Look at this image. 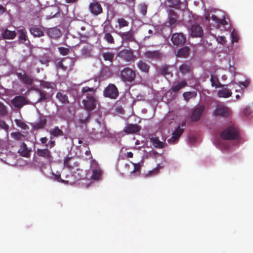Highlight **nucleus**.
I'll return each instance as SVG.
<instances>
[{
  "mask_svg": "<svg viewBox=\"0 0 253 253\" xmlns=\"http://www.w3.org/2000/svg\"><path fill=\"white\" fill-rule=\"evenodd\" d=\"M187 85V82L185 81H182L180 82L174 83L170 89L174 92H177Z\"/></svg>",
  "mask_w": 253,
  "mask_h": 253,
  "instance_id": "obj_24",
  "label": "nucleus"
},
{
  "mask_svg": "<svg viewBox=\"0 0 253 253\" xmlns=\"http://www.w3.org/2000/svg\"><path fill=\"white\" fill-rule=\"evenodd\" d=\"M0 127L6 130H8L9 128L8 126L6 124L5 121L1 119H0Z\"/></svg>",
  "mask_w": 253,
  "mask_h": 253,
  "instance_id": "obj_53",
  "label": "nucleus"
},
{
  "mask_svg": "<svg viewBox=\"0 0 253 253\" xmlns=\"http://www.w3.org/2000/svg\"><path fill=\"white\" fill-rule=\"evenodd\" d=\"M46 122L47 120L45 118H41L38 122L33 124V128L37 130L43 128L46 125Z\"/></svg>",
  "mask_w": 253,
  "mask_h": 253,
  "instance_id": "obj_30",
  "label": "nucleus"
},
{
  "mask_svg": "<svg viewBox=\"0 0 253 253\" xmlns=\"http://www.w3.org/2000/svg\"><path fill=\"white\" fill-rule=\"evenodd\" d=\"M210 81L212 86H214L215 88H217L221 86V84H220L218 78L216 76L211 75Z\"/></svg>",
  "mask_w": 253,
  "mask_h": 253,
  "instance_id": "obj_38",
  "label": "nucleus"
},
{
  "mask_svg": "<svg viewBox=\"0 0 253 253\" xmlns=\"http://www.w3.org/2000/svg\"><path fill=\"white\" fill-rule=\"evenodd\" d=\"M72 158L70 157H66L64 160V165L65 168H67L69 169H72L75 166V163L72 165L71 161Z\"/></svg>",
  "mask_w": 253,
  "mask_h": 253,
  "instance_id": "obj_40",
  "label": "nucleus"
},
{
  "mask_svg": "<svg viewBox=\"0 0 253 253\" xmlns=\"http://www.w3.org/2000/svg\"><path fill=\"white\" fill-rule=\"evenodd\" d=\"M134 52V50L132 49H124L120 51L117 55L125 61L131 63L134 62L136 59Z\"/></svg>",
  "mask_w": 253,
  "mask_h": 253,
  "instance_id": "obj_4",
  "label": "nucleus"
},
{
  "mask_svg": "<svg viewBox=\"0 0 253 253\" xmlns=\"http://www.w3.org/2000/svg\"><path fill=\"white\" fill-rule=\"evenodd\" d=\"M179 70L182 74L189 73L191 71V66L190 64L183 63L179 66Z\"/></svg>",
  "mask_w": 253,
  "mask_h": 253,
  "instance_id": "obj_35",
  "label": "nucleus"
},
{
  "mask_svg": "<svg viewBox=\"0 0 253 253\" xmlns=\"http://www.w3.org/2000/svg\"><path fill=\"white\" fill-rule=\"evenodd\" d=\"M96 89L94 87L87 86L82 88V95L85 96V98L83 100V104L87 111H91L96 108L97 102L95 95Z\"/></svg>",
  "mask_w": 253,
  "mask_h": 253,
  "instance_id": "obj_1",
  "label": "nucleus"
},
{
  "mask_svg": "<svg viewBox=\"0 0 253 253\" xmlns=\"http://www.w3.org/2000/svg\"><path fill=\"white\" fill-rule=\"evenodd\" d=\"M120 29L127 27L128 26L129 22L125 20L124 18H119L117 20Z\"/></svg>",
  "mask_w": 253,
  "mask_h": 253,
  "instance_id": "obj_42",
  "label": "nucleus"
},
{
  "mask_svg": "<svg viewBox=\"0 0 253 253\" xmlns=\"http://www.w3.org/2000/svg\"><path fill=\"white\" fill-rule=\"evenodd\" d=\"M144 56L147 58L154 60H159L161 58V54L158 50L147 51L144 53Z\"/></svg>",
  "mask_w": 253,
  "mask_h": 253,
  "instance_id": "obj_19",
  "label": "nucleus"
},
{
  "mask_svg": "<svg viewBox=\"0 0 253 253\" xmlns=\"http://www.w3.org/2000/svg\"><path fill=\"white\" fill-rule=\"evenodd\" d=\"M104 39L109 44H114L115 43V40L110 33H105Z\"/></svg>",
  "mask_w": 253,
  "mask_h": 253,
  "instance_id": "obj_41",
  "label": "nucleus"
},
{
  "mask_svg": "<svg viewBox=\"0 0 253 253\" xmlns=\"http://www.w3.org/2000/svg\"><path fill=\"white\" fill-rule=\"evenodd\" d=\"M40 141L42 144H46L48 141L46 137H42L40 138Z\"/></svg>",
  "mask_w": 253,
  "mask_h": 253,
  "instance_id": "obj_61",
  "label": "nucleus"
},
{
  "mask_svg": "<svg viewBox=\"0 0 253 253\" xmlns=\"http://www.w3.org/2000/svg\"><path fill=\"white\" fill-rule=\"evenodd\" d=\"M6 11V9L2 5H0V15L4 13Z\"/></svg>",
  "mask_w": 253,
  "mask_h": 253,
  "instance_id": "obj_62",
  "label": "nucleus"
},
{
  "mask_svg": "<svg viewBox=\"0 0 253 253\" xmlns=\"http://www.w3.org/2000/svg\"><path fill=\"white\" fill-rule=\"evenodd\" d=\"M15 121L16 124V125L22 129H26L28 127V126L26 124V123L22 120H15Z\"/></svg>",
  "mask_w": 253,
  "mask_h": 253,
  "instance_id": "obj_48",
  "label": "nucleus"
},
{
  "mask_svg": "<svg viewBox=\"0 0 253 253\" xmlns=\"http://www.w3.org/2000/svg\"><path fill=\"white\" fill-rule=\"evenodd\" d=\"M147 4L145 3H140L138 5V10L143 16H145L147 12Z\"/></svg>",
  "mask_w": 253,
  "mask_h": 253,
  "instance_id": "obj_34",
  "label": "nucleus"
},
{
  "mask_svg": "<svg viewBox=\"0 0 253 253\" xmlns=\"http://www.w3.org/2000/svg\"><path fill=\"white\" fill-rule=\"evenodd\" d=\"M159 171V168L158 167H157V168H156L155 169H154L153 170H152L151 171H149V173L150 174H156L158 173Z\"/></svg>",
  "mask_w": 253,
  "mask_h": 253,
  "instance_id": "obj_59",
  "label": "nucleus"
},
{
  "mask_svg": "<svg viewBox=\"0 0 253 253\" xmlns=\"http://www.w3.org/2000/svg\"><path fill=\"white\" fill-rule=\"evenodd\" d=\"M58 51L60 52V54L63 56L67 55L70 52L69 48L67 47H59L58 48Z\"/></svg>",
  "mask_w": 253,
  "mask_h": 253,
  "instance_id": "obj_47",
  "label": "nucleus"
},
{
  "mask_svg": "<svg viewBox=\"0 0 253 253\" xmlns=\"http://www.w3.org/2000/svg\"><path fill=\"white\" fill-rule=\"evenodd\" d=\"M93 45L89 43H85L81 49V54L84 57H89L92 49Z\"/></svg>",
  "mask_w": 253,
  "mask_h": 253,
  "instance_id": "obj_21",
  "label": "nucleus"
},
{
  "mask_svg": "<svg viewBox=\"0 0 253 253\" xmlns=\"http://www.w3.org/2000/svg\"><path fill=\"white\" fill-rule=\"evenodd\" d=\"M118 35L124 42H130L135 41L134 33L133 31L129 30L125 32H120Z\"/></svg>",
  "mask_w": 253,
  "mask_h": 253,
  "instance_id": "obj_10",
  "label": "nucleus"
},
{
  "mask_svg": "<svg viewBox=\"0 0 253 253\" xmlns=\"http://www.w3.org/2000/svg\"><path fill=\"white\" fill-rule=\"evenodd\" d=\"M30 32L35 38H40L44 36V32L41 28L33 26L29 29Z\"/></svg>",
  "mask_w": 253,
  "mask_h": 253,
  "instance_id": "obj_20",
  "label": "nucleus"
},
{
  "mask_svg": "<svg viewBox=\"0 0 253 253\" xmlns=\"http://www.w3.org/2000/svg\"><path fill=\"white\" fill-rule=\"evenodd\" d=\"M183 132V129L179 126L172 133V139L173 141L177 140Z\"/></svg>",
  "mask_w": 253,
  "mask_h": 253,
  "instance_id": "obj_37",
  "label": "nucleus"
},
{
  "mask_svg": "<svg viewBox=\"0 0 253 253\" xmlns=\"http://www.w3.org/2000/svg\"><path fill=\"white\" fill-rule=\"evenodd\" d=\"M211 19L213 21H216L217 23H219V24H222L223 25H224V24L223 23V20H221V19H219L217 16L215 15H212L211 16Z\"/></svg>",
  "mask_w": 253,
  "mask_h": 253,
  "instance_id": "obj_55",
  "label": "nucleus"
},
{
  "mask_svg": "<svg viewBox=\"0 0 253 253\" xmlns=\"http://www.w3.org/2000/svg\"><path fill=\"white\" fill-rule=\"evenodd\" d=\"M49 144L50 148H51L55 145V141L52 140L49 142Z\"/></svg>",
  "mask_w": 253,
  "mask_h": 253,
  "instance_id": "obj_63",
  "label": "nucleus"
},
{
  "mask_svg": "<svg viewBox=\"0 0 253 253\" xmlns=\"http://www.w3.org/2000/svg\"><path fill=\"white\" fill-rule=\"evenodd\" d=\"M11 136L12 138L17 140H20L24 137V135L19 131L12 132Z\"/></svg>",
  "mask_w": 253,
  "mask_h": 253,
  "instance_id": "obj_45",
  "label": "nucleus"
},
{
  "mask_svg": "<svg viewBox=\"0 0 253 253\" xmlns=\"http://www.w3.org/2000/svg\"><path fill=\"white\" fill-rule=\"evenodd\" d=\"M132 164L134 166V169L131 172V173H136V172H139L141 168V164L140 163H133Z\"/></svg>",
  "mask_w": 253,
  "mask_h": 253,
  "instance_id": "obj_51",
  "label": "nucleus"
},
{
  "mask_svg": "<svg viewBox=\"0 0 253 253\" xmlns=\"http://www.w3.org/2000/svg\"><path fill=\"white\" fill-rule=\"evenodd\" d=\"M57 66H58V68H62V69H63L65 71L67 69V67H65V66H64L63 65L62 61H59V62H58Z\"/></svg>",
  "mask_w": 253,
  "mask_h": 253,
  "instance_id": "obj_58",
  "label": "nucleus"
},
{
  "mask_svg": "<svg viewBox=\"0 0 253 253\" xmlns=\"http://www.w3.org/2000/svg\"><path fill=\"white\" fill-rule=\"evenodd\" d=\"M40 85L44 88L53 89L55 84L53 83L48 82L43 80L40 81Z\"/></svg>",
  "mask_w": 253,
  "mask_h": 253,
  "instance_id": "obj_39",
  "label": "nucleus"
},
{
  "mask_svg": "<svg viewBox=\"0 0 253 253\" xmlns=\"http://www.w3.org/2000/svg\"><path fill=\"white\" fill-rule=\"evenodd\" d=\"M102 56L105 61L112 62L115 56V54L112 52H105L102 53Z\"/></svg>",
  "mask_w": 253,
  "mask_h": 253,
  "instance_id": "obj_36",
  "label": "nucleus"
},
{
  "mask_svg": "<svg viewBox=\"0 0 253 253\" xmlns=\"http://www.w3.org/2000/svg\"><path fill=\"white\" fill-rule=\"evenodd\" d=\"M47 35L51 39H57L62 35L61 31L56 27L47 28Z\"/></svg>",
  "mask_w": 253,
  "mask_h": 253,
  "instance_id": "obj_14",
  "label": "nucleus"
},
{
  "mask_svg": "<svg viewBox=\"0 0 253 253\" xmlns=\"http://www.w3.org/2000/svg\"><path fill=\"white\" fill-rule=\"evenodd\" d=\"M178 16L173 10H170L169 13V23L171 26L175 25L178 22Z\"/></svg>",
  "mask_w": 253,
  "mask_h": 253,
  "instance_id": "obj_23",
  "label": "nucleus"
},
{
  "mask_svg": "<svg viewBox=\"0 0 253 253\" xmlns=\"http://www.w3.org/2000/svg\"><path fill=\"white\" fill-rule=\"evenodd\" d=\"M218 42L221 43L222 42H226L225 41V37L224 36H219L217 39Z\"/></svg>",
  "mask_w": 253,
  "mask_h": 253,
  "instance_id": "obj_60",
  "label": "nucleus"
},
{
  "mask_svg": "<svg viewBox=\"0 0 253 253\" xmlns=\"http://www.w3.org/2000/svg\"><path fill=\"white\" fill-rule=\"evenodd\" d=\"M231 37L232 39V42H238V37L237 34L232 33L231 34Z\"/></svg>",
  "mask_w": 253,
  "mask_h": 253,
  "instance_id": "obj_57",
  "label": "nucleus"
},
{
  "mask_svg": "<svg viewBox=\"0 0 253 253\" xmlns=\"http://www.w3.org/2000/svg\"><path fill=\"white\" fill-rule=\"evenodd\" d=\"M19 33V39L23 41H26L27 40V33L24 29H20L18 31Z\"/></svg>",
  "mask_w": 253,
  "mask_h": 253,
  "instance_id": "obj_44",
  "label": "nucleus"
},
{
  "mask_svg": "<svg viewBox=\"0 0 253 253\" xmlns=\"http://www.w3.org/2000/svg\"><path fill=\"white\" fill-rule=\"evenodd\" d=\"M214 115L224 117H226L229 115L228 109L224 106L218 105L214 111Z\"/></svg>",
  "mask_w": 253,
  "mask_h": 253,
  "instance_id": "obj_17",
  "label": "nucleus"
},
{
  "mask_svg": "<svg viewBox=\"0 0 253 253\" xmlns=\"http://www.w3.org/2000/svg\"><path fill=\"white\" fill-rule=\"evenodd\" d=\"M2 36L4 39L13 40L16 36V33L14 31H10L6 29L2 33Z\"/></svg>",
  "mask_w": 253,
  "mask_h": 253,
  "instance_id": "obj_27",
  "label": "nucleus"
},
{
  "mask_svg": "<svg viewBox=\"0 0 253 253\" xmlns=\"http://www.w3.org/2000/svg\"><path fill=\"white\" fill-rule=\"evenodd\" d=\"M18 153L20 155L25 157H29L30 155V151L28 150L26 143L24 142L22 143L18 150Z\"/></svg>",
  "mask_w": 253,
  "mask_h": 253,
  "instance_id": "obj_28",
  "label": "nucleus"
},
{
  "mask_svg": "<svg viewBox=\"0 0 253 253\" xmlns=\"http://www.w3.org/2000/svg\"><path fill=\"white\" fill-rule=\"evenodd\" d=\"M136 77V71L129 67H126L120 71L121 79L125 83L134 82Z\"/></svg>",
  "mask_w": 253,
  "mask_h": 253,
  "instance_id": "obj_2",
  "label": "nucleus"
},
{
  "mask_svg": "<svg viewBox=\"0 0 253 253\" xmlns=\"http://www.w3.org/2000/svg\"><path fill=\"white\" fill-rule=\"evenodd\" d=\"M11 102L15 107L19 109L24 105L30 104V101L23 95L15 96L11 100Z\"/></svg>",
  "mask_w": 253,
  "mask_h": 253,
  "instance_id": "obj_8",
  "label": "nucleus"
},
{
  "mask_svg": "<svg viewBox=\"0 0 253 253\" xmlns=\"http://www.w3.org/2000/svg\"><path fill=\"white\" fill-rule=\"evenodd\" d=\"M160 74L167 77V76H170L171 77L172 76V74L169 71V68L167 66H164L160 70Z\"/></svg>",
  "mask_w": 253,
  "mask_h": 253,
  "instance_id": "obj_43",
  "label": "nucleus"
},
{
  "mask_svg": "<svg viewBox=\"0 0 253 253\" xmlns=\"http://www.w3.org/2000/svg\"><path fill=\"white\" fill-rule=\"evenodd\" d=\"M49 133L53 137L63 136L64 135L63 131L58 126H55L53 128L51 129Z\"/></svg>",
  "mask_w": 253,
  "mask_h": 253,
  "instance_id": "obj_31",
  "label": "nucleus"
},
{
  "mask_svg": "<svg viewBox=\"0 0 253 253\" xmlns=\"http://www.w3.org/2000/svg\"><path fill=\"white\" fill-rule=\"evenodd\" d=\"M86 27L85 26H82L81 28V32L80 33L81 38L82 39H86L89 37V33L88 32H84L85 30Z\"/></svg>",
  "mask_w": 253,
  "mask_h": 253,
  "instance_id": "obj_46",
  "label": "nucleus"
},
{
  "mask_svg": "<svg viewBox=\"0 0 253 253\" xmlns=\"http://www.w3.org/2000/svg\"><path fill=\"white\" fill-rule=\"evenodd\" d=\"M17 76L18 79L25 84L31 85L33 83L32 78L25 73H17Z\"/></svg>",
  "mask_w": 253,
  "mask_h": 253,
  "instance_id": "obj_16",
  "label": "nucleus"
},
{
  "mask_svg": "<svg viewBox=\"0 0 253 253\" xmlns=\"http://www.w3.org/2000/svg\"><path fill=\"white\" fill-rule=\"evenodd\" d=\"M102 170L101 168L94 169H92L91 178L92 179L98 180L101 179Z\"/></svg>",
  "mask_w": 253,
  "mask_h": 253,
  "instance_id": "obj_29",
  "label": "nucleus"
},
{
  "mask_svg": "<svg viewBox=\"0 0 253 253\" xmlns=\"http://www.w3.org/2000/svg\"><path fill=\"white\" fill-rule=\"evenodd\" d=\"M150 142L155 147L157 148H163L166 145V143L161 141L158 137H152L150 138Z\"/></svg>",
  "mask_w": 253,
  "mask_h": 253,
  "instance_id": "obj_26",
  "label": "nucleus"
},
{
  "mask_svg": "<svg viewBox=\"0 0 253 253\" xmlns=\"http://www.w3.org/2000/svg\"><path fill=\"white\" fill-rule=\"evenodd\" d=\"M232 91L230 89L223 87L218 91L217 95L219 97L227 98L231 96Z\"/></svg>",
  "mask_w": 253,
  "mask_h": 253,
  "instance_id": "obj_25",
  "label": "nucleus"
},
{
  "mask_svg": "<svg viewBox=\"0 0 253 253\" xmlns=\"http://www.w3.org/2000/svg\"><path fill=\"white\" fill-rule=\"evenodd\" d=\"M37 154L39 157H42L47 160H50L52 155L50 151L47 149H38Z\"/></svg>",
  "mask_w": 253,
  "mask_h": 253,
  "instance_id": "obj_18",
  "label": "nucleus"
},
{
  "mask_svg": "<svg viewBox=\"0 0 253 253\" xmlns=\"http://www.w3.org/2000/svg\"><path fill=\"white\" fill-rule=\"evenodd\" d=\"M56 98L62 103H69L68 96L61 92H58L56 94Z\"/></svg>",
  "mask_w": 253,
  "mask_h": 253,
  "instance_id": "obj_33",
  "label": "nucleus"
},
{
  "mask_svg": "<svg viewBox=\"0 0 253 253\" xmlns=\"http://www.w3.org/2000/svg\"><path fill=\"white\" fill-rule=\"evenodd\" d=\"M141 129V126L137 124H128L124 128V132L127 134H134L139 132Z\"/></svg>",
  "mask_w": 253,
  "mask_h": 253,
  "instance_id": "obj_13",
  "label": "nucleus"
},
{
  "mask_svg": "<svg viewBox=\"0 0 253 253\" xmlns=\"http://www.w3.org/2000/svg\"><path fill=\"white\" fill-rule=\"evenodd\" d=\"M119 91L114 84H110L105 87L103 91V95L105 97L112 99H116L119 96Z\"/></svg>",
  "mask_w": 253,
  "mask_h": 253,
  "instance_id": "obj_5",
  "label": "nucleus"
},
{
  "mask_svg": "<svg viewBox=\"0 0 253 253\" xmlns=\"http://www.w3.org/2000/svg\"><path fill=\"white\" fill-rule=\"evenodd\" d=\"M189 53V48L187 47H183L179 49L177 53V56L180 57H186Z\"/></svg>",
  "mask_w": 253,
  "mask_h": 253,
  "instance_id": "obj_32",
  "label": "nucleus"
},
{
  "mask_svg": "<svg viewBox=\"0 0 253 253\" xmlns=\"http://www.w3.org/2000/svg\"><path fill=\"white\" fill-rule=\"evenodd\" d=\"M88 10L92 15L96 16L103 13V8L100 3L93 0L89 4Z\"/></svg>",
  "mask_w": 253,
  "mask_h": 253,
  "instance_id": "obj_7",
  "label": "nucleus"
},
{
  "mask_svg": "<svg viewBox=\"0 0 253 253\" xmlns=\"http://www.w3.org/2000/svg\"><path fill=\"white\" fill-rule=\"evenodd\" d=\"M244 114L247 117H251L253 116V111L251 110L249 107H247L244 110Z\"/></svg>",
  "mask_w": 253,
  "mask_h": 253,
  "instance_id": "obj_50",
  "label": "nucleus"
},
{
  "mask_svg": "<svg viewBox=\"0 0 253 253\" xmlns=\"http://www.w3.org/2000/svg\"><path fill=\"white\" fill-rule=\"evenodd\" d=\"M137 67L142 72L146 74L149 73L150 68V65L143 60H140L137 63Z\"/></svg>",
  "mask_w": 253,
  "mask_h": 253,
  "instance_id": "obj_22",
  "label": "nucleus"
},
{
  "mask_svg": "<svg viewBox=\"0 0 253 253\" xmlns=\"http://www.w3.org/2000/svg\"><path fill=\"white\" fill-rule=\"evenodd\" d=\"M54 179L58 181L63 183H64L65 181V180L61 179L60 175L59 174H54Z\"/></svg>",
  "mask_w": 253,
  "mask_h": 253,
  "instance_id": "obj_56",
  "label": "nucleus"
},
{
  "mask_svg": "<svg viewBox=\"0 0 253 253\" xmlns=\"http://www.w3.org/2000/svg\"><path fill=\"white\" fill-rule=\"evenodd\" d=\"M190 32L191 36L193 37H201L204 34L202 27L199 24L196 23L191 26Z\"/></svg>",
  "mask_w": 253,
  "mask_h": 253,
  "instance_id": "obj_11",
  "label": "nucleus"
},
{
  "mask_svg": "<svg viewBox=\"0 0 253 253\" xmlns=\"http://www.w3.org/2000/svg\"><path fill=\"white\" fill-rule=\"evenodd\" d=\"M6 114V107L1 102H0V116H2Z\"/></svg>",
  "mask_w": 253,
  "mask_h": 253,
  "instance_id": "obj_49",
  "label": "nucleus"
},
{
  "mask_svg": "<svg viewBox=\"0 0 253 253\" xmlns=\"http://www.w3.org/2000/svg\"><path fill=\"white\" fill-rule=\"evenodd\" d=\"M133 155V154L131 152H128L126 154V156L127 158H132Z\"/></svg>",
  "mask_w": 253,
  "mask_h": 253,
  "instance_id": "obj_64",
  "label": "nucleus"
},
{
  "mask_svg": "<svg viewBox=\"0 0 253 253\" xmlns=\"http://www.w3.org/2000/svg\"><path fill=\"white\" fill-rule=\"evenodd\" d=\"M239 133L238 128L230 126L221 132L220 136L225 140L237 139L239 137Z\"/></svg>",
  "mask_w": 253,
  "mask_h": 253,
  "instance_id": "obj_3",
  "label": "nucleus"
},
{
  "mask_svg": "<svg viewBox=\"0 0 253 253\" xmlns=\"http://www.w3.org/2000/svg\"><path fill=\"white\" fill-rule=\"evenodd\" d=\"M91 168L92 169H94L100 168L99 165L95 160H92L91 161Z\"/></svg>",
  "mask_w": 253,
  "mask_h": 253,
  "instance_id": "obj_54",
  "label": "nucleus"
},
{
  "mask_svg": "<svg viewBox=\"0 0 253 253\" xmlns=\"http://www.w3.org/2000/svg\"><path fill=\"white\" fill-rule=\"evenodd\" d=\"M92 135L95 139H99L104 138L107 135V130L104 126H100L99 128L97 130L93 129L92 132Z\"/></svg>",
  "mask_w": 253,
  "mask_h": 253,
  "instance_id": "obj_15",
  "label": "nucleus"
},
{
  "mask_svg": "<svg viewBox=\"0 0 253 253\" xmlns=\"http://www.w3.org/2000/svg\"><path fill=\"white\" fill-rule=\"evenodd\" d=\"M204 105H200L194 108L191 113V119L193 122H197L200 120L205 110Z\"/></svg>",
  "mask_w": 253,
  "mask_h": 253,
  "instance_id": "obj_9",
  "label": "nucleus"
},
{
  "mask_svg": "<svg viewBox=\"0 0 253 253\" xmlns=\"http://www.w3.org/2000/svg\"><path fill=\"white\" fill-rule=\"evenodd\" d=\"M193 94L192 92H185L183 94V96L185 100L188 101L192 97Z\"/></svg>",
  "mask_w": 253,
  "mask_h": 253,
  "instance_id": "obj_52",
  "label": "nucleus"
},
{
  "mask_svg": "<svg viewBox=\"0 0 253 253\" xmlns=\"http://www.w3.org/2000/svg\"><path fill=\"white\" fill-rule=\"evenodd\" d=\"M35 93H31L32 100L35 103H39L44 101L47 98V94L44 91L39 88H34Z\"/></svg>",
  "mask_w": 253,
  "mask_h": 253,
  "instance_id": "obj_6",
  "label": "nucleus"
},
{
  "mask_svg": "<svg viewBox=\"0 0 253 253\" xmlns=\"http://www.w3.org/2000/svg\"><path fill=\"white\" fill-rule=\"evenodd\" d=\"M171 41L173 44L179 45L184 44L186 41L185 36L181 33H174L172 34Z\"/></svg>",
  "mask_w": 253,
  "mask_h": 253,
  "instance_id": "obj_12",
  "label": "nucleus"
}]
</instances>
